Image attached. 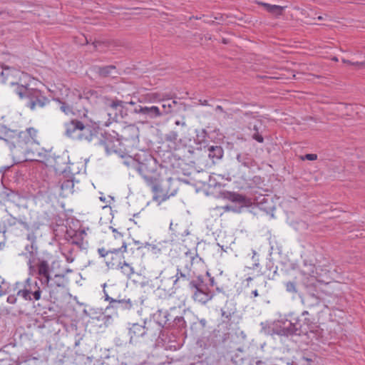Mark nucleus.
I'll return each instance as SVG.
<instances>
[{"instance_id": "38", "label": "nucleus", "mask_w": 365, "mask_h": 365, "mask_svg": "<svg viewBox=\"0 0 365 365\" xmlns=\"http://www.w3.org/2000/svg\"><path fill=\"white\" fill-rule=\"evenodd\" d=\"M116 69L115 66H106L98 69V74L103 78L112 76L113 71Z\"/></svg>"}, {"instance_id": "37", "label": "nucleus", "mask_w": 365, "mask_h": 365, "mask_svg": "<svg viewBox=\"0 0 365 365\" xmlns=\"http://www.w3.org/2000/svg\"><path fill=\"white\" fill-rule=\"evenodd\" d=\"M245 359L246 355L241 348H238L235 354L232 356V361L236 365L241 364Z\"/></svg>"}, {"instance_id": "9", "label": "nucleus", "mask_w": 365, "mask_h": 365, "mask_svg": "<svg viewBox=\"0 0 365 365\" xmlns=\"http://www.w3.org/2000/svg\"><path fill=\"white\" fill-rule=\"evenodd\" d=\"M100 143L105 147L108 153H116L121 158H124L129 152V150H126L115 130H112L111 132L106 131L101 133Z\"/></svg>"}, {"instance_id": "31", "label": "nucleus", "mask_w": 365, "mask_h": 365, "mask_svg": "<svg viewBox=\"0 0 365 365\" xmlns=\"http://www.w3.org/2000/svg\"><path fill=\"white\" fill-rule=\"evenodd\" d=\"M26 287L27 290L29 291L30 296L33 298V299L38 301L41 297V290L40 287L38 285V283L36 282L34 285L29 284Z\"/></svg>"}, {"instance_id": "43", "label": "nucleus", "mask_w": 365, "mask_h": 365, "mask_svg": "<svg viewBox=\"0 0 365 365\" xmlns=\"http://www.w3.org/2000/svg\"><path fill=\"white\" fill-rule=\"evenodd\" d=\"M286 290L288 292L296 294L297 293V283L294 282H287L285 284Z\"/></svg>"}, {"instance_id": "6", "label": "nucleus", "mask_w": 365, "mask_h": 365, "mask_svg": "<svg viewBox=\"0 0 365 365\" xmlns=\"http://www.w3.org/2000/svg\"><path fill=\"white\" fill-rule=\"evenodd\" d=\"M69 280L63 274H56L45 285L48 289L49 297L53 303L64 299L68 294Z\"/></svg>"}, {"instance_id": "17", "label": "nucleus", "mask_w": 365, "mask_h": 365, "mask_svg": "<svg viewBox=\"0 0 365 365\" xmlns=\"http://www.w3.org/2000/svg\"><path fill=\"white\" fill-rule=\"evenodd\" d=\"M37 130L34 128H29L20 132L18 142L21 145H31L37 143Z\"/></svg>"}, {"instance_id": "30", "label": "nucleus", "mask_w": 365, "mask_h": 365, "mask_svg": "<svg viewBox=\"0 0 365 365\" xmlns=\"http://www.w3.org/2000/svg\"><path fill=\"white\" fill-rule=\"evenodd\" d=\"M262 122L260 120H255L254 123H250V125H252V130L255 133L252 134V138L259 143L264 142V138L259 133V129L262 127Z\"/></svg>"}, {"instance_id": "44", "label": "nucleus", "mask_w": 365, "mask_h": 365, "mask_svg": "<svg viewBox=\"0 0 365 365\" xmlns=\"http://www.w3.org/2000/svg\"><path fill=\"white\" fill-rule=\"evenodd\" d=\"M174 324L178 329L185 328L186 322L182 317H177L174 319Z\"/></svg>"}, {"instance_id": "2", "label": "nucleus", "mask_w": 365, "mask_h": 365, "mask_svg": "<svg viewBox=\"0 0 365 365\" xmlns=\"http://www.w3.org/2000/svg\"><path fill=\"white\" fill-rule=\"evenodd\" d=\"M304 302L309 306V310L302 313L303 324L307 329V334L316 332L319 327L322 313L327 307L321 302L320 298L314 294L307 296Z\"/></svg>"}, {"instance_id": "58", "label": "nucleus", "mask_w": 365, "mask_h": 365, "mask_svg": "<svg viewBox=\"0 0 365 365\" xmlns=\"http://www.w3.org/2000/svg\"><path fill=\"white\" fill-rule=\"evenodd\" d=\"M80 344V340H78L76 343H75V346H78Z\"/></svg>"}, {"instance_id": "52", "label": "nucleus", "mask_w": 365, "mask_h": 365, "mask_svg": "<svg viewBox=\"0 0 365 365\" xmlns=\"http://www.w3.org/2000/svg\"><path fill=\"white\" fill-rule=\"evenodd\" d=\"M216 111H219L220 113H225L223 108L221 106H217L215 108Z\"/></svg>"}, {"instance_id": "34", "label": "nucleus", "mask_w": 365, "mask_h": 365, "mask_svg": "<svg viewBox=\"0 0 365 365\" xmlns=\"http://www.w3.org/2000/svg\"><path fill=\"white\" fill-rule=\"evenodd\" d=\"M262 5L265 8V9L276 16H280L282 14V11L284 9V6H278V5H272L267 3H262Z\"/></svg>"}, {"instance_id": "51", "label": "nucleus", "mask_w": 365, "mask_h": 365, "mask_svg": "<svg viewBox=\"0 0 365 365\" xmlns=\"http://www.w3.org/2000/svg\"><path fill=\"white\" fill-rule=\"evenodd\" d=\"M199 103L202 106H209L208 101L207 100H199Z\"/></svg>"}, {"instance_id": "60", "label": "nucleus", "mask_w": 365, "mask_h": 365, "mask_svg": "<svg viewBox=\"0 0 365 365\" xmlns=\"http://www.w3.org/2000/svg\"><path fill=\"white\" fill-rule=\"evenodd\" d=\"M332 60L334 61H337L338 58L336 57H334V58H332Z\"/></svg>"}, {"instance_id": "54", "label": "nucleus", "mask_w": 365, "mask_h": 365, "mask_svg": "<svg viewBox=\"0 0 365 365\" xmlns=\"http://www.w3.org/2000/svg\"><path fill=\"white\" fill-rule=\"evenodd\" d=\"M342 62L344 63L352 65V62L351 61H349V60H346V59L343 58L342 59Z\"/></svg>"}, {"instance_id": "56", "label": "nucleus", "mask_w": 365, "mask_h": 365, "mask_svg": "<svg viewBox=\"0 0 365 365\" xmlns=\"http://www.w3.org/2000/svg\"><path fill=\"white\" fill-rule=\"evenodd\" d=\"M33 238H34L33 235H31L30 234L28 235V240H33Z\"/></svg>"}, {"instance_id": "49", "label": "nucleus", "mask_w": 365, "mask_h": 365, "mask_svg": "<svg viewBox=\"0 0 365 365\" xmlns=\"http://www.w3.org/2000/svg\"><path fill=\"white\" fill-rule=\"evenodd\" d=\"M250 294L251 297L253 296L254 297H257L259 295L257 289H254L251 290V292Z\"/></svg>"}, {"instance_id": "12", "label": "nucleus", "mask_w": 365, "mask_h": 365, "mask_svg": "<svg viewBox=\"0 0 365 365\" xmlns=\"http://www.w3.org/2000/svg\"><path fill=\"white\" fill-rule=\"evenodd\" d=\"M43 162L47 167L53 168L56 173H64L67 169L69 157L66 153L57 155L48 154L45 160H38Z\"/></svg>"}, {"instance_id": "39", "label": "nucleus", "mask_w": 365, "mask_h": 365, "mask_svg": "<svg viewBox=\"0 0 365 365\" xmlns=\"http://www.w3.org/2000/svg\"><path fill=\"white\" fill-rule=\"evenodd\" d=\"M16 295L21 297L25 300L32 301L33 298L30 296V292L27 290V287L26 286L24 289H18L16 290Z\"/></svg>"}, {"instance_id": "15", "label": "nucleus", "mask_w": 365, "mask_h": 365, "mask_svg": "<svg viewBox=\"0 0 365 365\" xmlns=\"http://www.w3.org/2000/svg\"><path fill=\"white\" fill-rule=\"evenodd\" d=\"M231 324L227 321H222L212 331V339L215 346L227 341L230 337Z\"/></svg>"}, {"instance_id": "27", "label": "nucleus", "mask_w": 365, "mask_h": 365, "mask_svg": "<svg viewBox=\"0 0 365 365\" xmlns=\"http://www.w3.org/2000/svg\"><path fill=\"white\" fill-rule=\"evenodd\" d=\"M302 273L305 276H310L318 282L323 281L317 272V269L314 264L305 265V269H302Z\"/></svg>"}, {"instance_id": "24", "label": "nucleus", "mask_w": 365, "mask_h": 365, "mask_svg": "<svg viewBox=\"0 0 365 365\" xmlns=\"http://www.w3.org/2000/svg\"><path fill=\"white\" fill-rule=\"evenodd\" d=\"M256 203L261 210H264L266 212L272 210V202L269 197L261 195L256 199Z\"/></svg>"}, {"instance_id": "1", "label": "nucleus", "mask_w": 365, "mask_h": 365, "mask_svg": "<svg viewBox=\"0 0 365 365\" xmlns=\"http://www.w3.org/2000/svg\"><path fill=\"white\" fill-rule=\"evenodd\" d=\"M182 185L183 182L179 178L171 177L164 178L162 175L149 185L153 193V200L158 204L175 195Z\"/></svg>"}, {"instance_id": "3", "label": "nucleus", "mask_w": 365, "mask_h": 365, "mask_svg": "<svg viewBox=\"0 0 365 365\" xmlns=\"http://www.w3.org/2000/svg\"><path fill=\"white\" fill-rule=\"evenodd\" d=\"M178 132L171 130L165 135V142L167 143L168 150L165 152L168 158L171 155L179 160L187 163H195V158L193 156L194 150L192 147L186 145H181L182 140L178 138Z\"/></svg>"}, {"instance_id": "29", "label": "nucleus", "mask_w": 365, "mask_h": 365, "mask_svg": "<svg viewBox=\"0 0 365 365\" xmlns=\"http://www.w3.org/2000/svg\"><path fill=\"white\" fill-rule=\"evenodd\" d=\"M226 197L233 202H237L242 205H246L248 202V200L245 196L234 192H228Z\"/></svg>"}, {"instance_id": "13", "label": "nucleus", "mask_w": 365, "mask_h": 365, "mask_svg": "<svg viewBox=\"0 0 365 365\" xmlns=\"http://www.w3.org/2000/svg\"><path fill=\"white\" fill-rule=\"evenodd\" d=\"M60 103V109L66 115L76 114L78 113L80 115L86 117L87 110L84 108L81 109L78 106V101L75 96L72 95V91L70 94L67 95L66 99L64 101H58Z\"/></svg>"}, {"instance_id": "62", "label": "nucleus", "mask_w": 365, "mask_h": 365, "mask_svg": "<svg viewBox=\"0 0 365 365\" xmlns=\"http://www.w3.org/2000/svg\"><path fill=\"white\" fill-rule=\"evenodd\" d=\"M100 199H101V200H103V201H104V200H105V199H104V198H103V197H100Z\"/></svg>"}, {"instance_id": "41", "label": "nucleus", "mask_w": 365, "mask_h": 365, "mask_svg": "<svg viewBox=\"0 0 365 365\" xmlns=\"http://www.w3.org/2000/svg\"><path fill=\"white\" fill-rule=\"evenodd\" d=\"M176 104L177 101H175L164 103L162 106L163 108L164 109L163 112L166 114L171 113L173 110V106H175Z\"/></svg>"}, {"instance_id": "40", "label": "nucleus", "mask_w": 365, "mask_h": 365, "mask_svg": "<svg viewBox=\"0 0 365 365\" xmlns=\"http://www.w3.org/2000/svg\"><path fill=\"white\" fill-rule=\"evenodd\" d=\"M237 161L242 165L243 167L246 168H250L252 165V163L248 159H246L244 156H242L241 154H238L237 155Z\"/></svg>"}, {"instance_id": "63", "label": "nucleus", "mask_w": 365, "mask_h": 365, "mask_svg": "<svg viewBox=\"0 0 365 365\" xmlns=\"http://www.w3.org/2000/svg\"><path fill=\"white\" fill-rule=\"evenodd\" d=\"M107 207H108L107 205L103 206V208H107Z\"/></svg>"}, {"instance_id": "4", "label": "nucleus", "mask_w": 365, "mask_h": 365, "mask_svg": "<svg viewBox=\"0 0 365 365\" xmlns=\"http://www.w3.org/2000/svg\"><path fill=\"white\" fill-rule=\"evenodd\" d=\"M200 262V259L197 255L191 252H187L180 259V265L178 266L177 273L175 276V279L172 281L173 287L177 290L183 287L185 284L191 281L192 277V267L195 263Z\"/></svg>"}, {"instance_id": "45", "label": "nucleus", "mask_w": 365, "mask_h": 365, "mask_svg": "<svg viewBox=\"0 0 365 365\" xmlns=\"http://www.w3.org/2000/svg\"><path fill=\"white\" fill-rule=\"evenodd\" d=\"M221 311H222V317L223 318L222 321H227L228 324L232 325V323L230 322V321H231L232 315L233 314L234 312H232L230 311H226L224 309H222Z\"/></svg>"}, {"instance_id": "53", "label": "nucleus", "mask_w": 365, "mask_h": 365, "mask_svg": "<svg viewBox=\"0 0 365 365\" xmlns=\"http://www.w3.org/2000/svg\"><path fill=\"white\" fill-rule=\"evenodd\" d=\"M175 123L177 125H182V126H185V122H182L180 120H176Z\"/></svg>"}, {"instance_id": "32", "label": "nucleus", "mask_w": 365, "mask_h": 365, "mask_svg": "<svg viewBox=\"0 0 365 365\" xmlns=\"http://www.w3.org/2000/svg\"><path fill=\"white\" fill-rule=\"evenodd\" d=\"M26 287L27 290L29 291L30 296L33 298V299L38 301L41 297V290L40 287L38 285V283L36 282L34 285L29 284Z\"/></svg>"}, {"instance_id": "28", "label": "nucleus", "mask_w": 365, "mask_h": 365, "mask_svg": "<svg viewBox=\"0 0 365 365\" xmlns=\"http://www.w3.org/2000/svg\"><path fill=\"white\" fill-rule=\"evenodd\" d=\"M135 106L136 103L133 101L125 102L120 100H113L110 103L109 106L116 110L122 111L124 108H128L127 106Z\"/></svg>"}, {"instance_id": "50", "label": "nucleus", "mask_w": 365, "mask_h": 365, "mask_svg": "<svg viewBox=\"0 0 365 365\" xmlns=\"http://www.w3.org/2000/svg\"><path fill=\"white\" fill-rule=\"evenodd\" d=\"M302 359L304 361H307L309 365H312V362H313V360L312 359L305 356H303Z\"/></svg>"}, {"instance_id": "10", "label": "nucleus", "mask_w": 365, "mask_h": 365, "mask_svg": "<svg viewBox=\"0 0 365 365\" xmlns=\"http://www.w3.org/2000/svg\"><path fill=\"white\" fill-rule=\"evenodd\" d=\"M66 134L69 137H77L81 140H91L96 131L92 129L89 125H84L83 122L78 120H71L66 125Z\"/></svg>"}, {"instance_id": "64", "label": "nucleus", "mask_w": 365, "mask_h": 365, "mask_svg": "<svg viewBox=\"0 0 365 365\" xmlns=\"http://www.w3.org/2000/svg\"><path fill=\"white\" fill-rule=\"evenodd\" d=\"M30 281V279H27L26 282L29 283Z\"/></svg>"}, {"instance_id": "20", "label": "nucleus", "mask_w": 365, "mask_h": 365, "mask_svg": "<svg viewBox=\"0 0 365 365\" xmlns=\"http://www.w3.org/2000/svg\"><path fill=\"white\" fill-rule=\"evenodd\" d=\"M72 95L76 97L78 102H80L83 99L89 101L91 99L97 98L98 93L95 90L86 88L83 90V93H81L78 89H74L72 91Z\"/></svg>"}, {"instance_id": "57", "label": "nucleus", "mask_w": 365, "mask_h": 365, "mask_svg": "<svg viewBox=\"0 0 365 365\" xmlns=\"http://www.w3.org/2000/svg\"><path fill=\"white\" fill-rule=\"evenodd\" d=\"M163 279H161V282H163V280H166V279H168V277H166L165 276H163Z\"/></svg>"}, {"instance_id": "42", "label": "nucleus", "mask_w": 365, "mask_h": 365, "mask_svg": "<svg viewBox=\"0 0 365 365\" xmlns=\"http://www.w3.org/2000/svg\"><path fill=\"white\" fill-rule=\"evenodd\" d=\"M254 280V279L252 277H247L246 279H245V287L246 289V292L247 293H250L251 292V290L254 289H257V287L255 284H252V281Z\"/></svg>"}, {"instance_id": "47", "label": "nucleus", "mask_w": 365, "mask_h": 365, "mask_svg": "<svg viewBox=\"0 0 365 365\" xmlns=\"http://www.w3.org/2000/svg\"><path fill=\"white\" fill-rule=\"evenodd\" d=\"M302 160H315L317 159V154H306L304 156L301 157Z\"/></svg>"}, {"instance_id": "21", "label": "nucleus", "mask_w": 365, "mask_h": 365, "mask_svg": "<svg viewBox=\"0 0 365 365\" xmlns=\"http://www.w3.org/2000/svg\"><path fill=\"white\" fill-rule=\"evenodd\" d=\"M38 274L41 277L40 279L42 284L48 283L51 278L50 276V267L48 263L46 260H41L37 264Z\"/></svg>"}, {"instance_id": "36", "label": "nucleus", "mask_w": 365, "mask_h": 365, "mask_svg": "<svg viewBox=\"0 0 365 365\" xmlns=\"http://www.w3.org/2000/svg\"><path fill=\"white\" fill-rule=\"evenodd\" d=\"M120 268L121 273L126 277L130 278L131 275L134 274V268L133 266L124 262L123 264L118 267Z\"/></svg>"}, {"instance_id": "11", "label": "nucleus", "mask_w": 365, "mask_h": 365, "mask_svg": "<svg viewBox=\"0 0 365 365\" xmlns=\"http://www.w3.org/2000/svg\"><path fill=\"white\" fill-rule=\"evenodd\" d=\"M139 128L133 124L125 125L117 131L127 150L135 147L139 142Z\"/></svg>"}, {"instance_id": "22", "label": "nucleus", "mask_w": 365, "mask_h": 365, "mask_svg": "<svg viewBox=\"0 0 365 365\" xmlns=\"http://www.w3.org/2000/svg\"><path fill=\"white\" fill-rule=\"evenodd\" d=\"M144 324H145V322H144ZM148 331V328L146 327L145 324H133L129 329L130 340L144 336L147 334Z\"/></svg>"}, {"instance_id": "19", "label": "nucleus", "mask_w": 365, "mask_h": 365, "mask_svg": "<svg viewBox=\"0 0 365 365\" xmlns=\"http://www.w3.org/2000/svg\"><path fill=\"white\" fill-rule=\"evenodd\" d=\"M134 112L136 113H141L148 116L150 118H155L163 115L160 108L155 106L150 107L138 106L134 108Z\"/></svg>"}, {"instance_id": "59", "label": "nucleus", "mask_w": 365, "mask_h": 365, "mask_svg": "<svg viewBox=\"0 0 365 365\" xmlns=\"http://www.w3.org/2000/svg\"><path fill=\"white\" fill-rule=\"evenodd\" d=\"M323 19H324V18H323V16H319L317 17V19H318V20H322Z\"/></svg>"}, {"instance_id": "7", "label": "nucleus", "mask_w": 365, "mask_h": 365, "mask_svg": "<svg viewBox=\"0 0 365 365\" xmlns=\"http://www.w3.org/2000/svg\"><path fill=\"white\" fill-rule=\"evenodd\" d=\"M17 95L26 100V105L31 110L44 107L49 103V100L43 95L42 92L36 88L26 86H19Z\"/></svg>"}, {"instance_id": "14", "label": "nucleus", "mask_w": 365, "mask_h": 365, "mask_svg": "<svg viewBox=\"0 0 365 365\" xmlns=\"http://www.w3.org/2000/svg\"><path fill=\"white\" fill-rule=\"evenodd\" d=\"M113 236L109 237L108 240V247L117 257L118 253H123L127 251V245L123 240V235L113 229Z\"/></svg>"}, {"instance_id": "33", "label": "nucleus", "mask_w": 365, "mask_h": 365, "mask_svg": "<svg viewBox=\"0 0 365 365\" xmlns=\"http://www.w3.org/2000/svg\"><path fill=\"white\" fill-rule=\"evenodd\" d=\"M120 255L118 254L117 257L115 255H110V257L106 259V263L109 269L117 268L120 265Z\"/></svg>"}, {"instance_id": "61", "label": "nucleus", "mask_w": 365, "mask_h": 365, "mask_svg": "<svg viewBox=\"0 0 365 365\" xmlns=\"http://www.w3.org/2000/svg\"><path fill=\"white\" fill-rule=\"evenodd\" d=\"M161 148H162V147H160V148H159V150H158V153L159 154H160V152H161V150H160Z\"/></svg>"}, {"instance_id": "48", "label": "nucleus", "mask_w": 365, "mask_h": 365, "mask_svg": "<svg viewBox=\"0 0 365 365\" xmlns=\"http://www.w3.org/2000/svg\"><path fill=\"white\" fill-rule=\"evenodd\" d=\"M17 296L16 293L10 294L7 297V302L12 304H15L17 301Z\"/></svg>"}, {"instance_id": "16", "label": "nucleus", "mask_w": 365, "mask_h": 365, "mask_svg": "<svg viewBox=\"0 0 365 365\" xmlns=\"http://www.w3.org/2000/svg\"><path fill=\"white\" fill-rule=\"evenodd\" d=\"M2 81L4 83L11 85L14 87V91L17 94V89L19 86H26L21 83L20 76L24 75L18 71L11 70L9 68L4 69L1 73Z\"/></svg>"}, {"instance_id": "46", "label": "nucleus", "mask_w": 365, "mask_h": 365, "mask_svg": "<svg viewBox=\"0 0 365 365\" xmlns=\"http://www.w3.org/2000/svg\"><path fill=\"white\" fill-rule=\"evenodd\" d=\"M98 252L99 255L101 257H110V255H114V253L110 250V249L108 247V250H106L105 248H99L98 250Z\"/></svg>"}, {"instance_id": "25", "label": "nucleus", "mask_w": 365, "mask_h": 365, "mask_svg": "<svg viewBox=\"0 0 365 365\" xmlns=\"http://www.w3.org/2000/svg\"><path fill=\"white\" fill-rule=\"evenodd\" d=\"M106 300L110 302L112 307H118L119 306L123 309H130L132 307L130 300L128 299H115L106 295Z\"/></svg>"}, {"instance_id": "5", "label": "nucleus", "mask_w": 365, "mask_h": 365, "mask_svg": "<svg viewBox=\"0 0 365 365\" xmlns=\"http://www.w3.org/2000/svg\"><path fill=\"white\" fill-rule=\"evenodd\" d=\"M208 285L205 283L202 276H197L196 279H192L189 282V287L192 290V298L195 302L202 304L211 300L215 295V292L210 288L214 285V279H210Z\"/></svg>"}, {"instance_id": "23", "label": "nucleus", "mask_w": 365, "mask_h": 365, "mask_svg": "<svg viewBox=\"0 0 365 365\" xmlns=\"http://www.w3.org/2000/svg\"><path fill=\"white\" fill-rule=\"evenodd\" d=\"M207 156L212 160V163L220 160L223 157L224 151L220 145H211L207 149Z\"/></svg>"}, {"instance_id": "35", "label": "nucleus", "mask_w": 365, "mask_h": 365, "mask_svg": "<svg viewBox=\"0 0 365 365\" xmlns=\"http://www.w3.org/2000/svg\"><path fill=\"white\" fill-rule=\"evenodd\" d=\"M294 322H293L294 324V335H302L307 334V329L305 327L304 324L302 323L301 320L294 319Z\"/></svg>"}, {"instance_id": "55", "label": "nucleus", "mask_w": 365, "mask_h": 365, "mask_svg": "<svg viewBox=\"0 0 365 365\" xmlns=\"http://www.w3.org/2000/svg\"><path fill=\"white\" fill-rule=\"evenodd\" d=\"M100 44H101L100 41H94V42H93V45L94 46L95 48H97V46L98 45H100Z\"/></svg>"}, {"instance_id": "8", "label": "nucleus", "mask_w": 365, "mask_h": 365, "mask_svg": "<svg viewBox=\"0 0 365 365\" xmlns=\"http://www.w3.org/2000/svg\"><path fill=\"white\" fill-rule=\"evenodd\" d=\"M135 158L138 162L137 169L148 185L161 175L158 172V165L155 160L150 155H146L143 160L139 155H135Z\"/></svg>"}, {"instance_id": "26", "label": "nucleus", "mask_w": 365, "mask_h": 365, "mask_svg": "<svg viewBox=\"0 0 365 365\" xmlns=\"http://www.w3.org/2000/svg\"><path fill=\"white\" fill-rule=\"evenodd\" d=\"M293 326V321L285 320L282 323V325L279 326L278 334L284 336L294 335V331Z\"/></svg>"}, {"instance_id": "18", "label": "nucleus", "mask_w": 365, "mask_h": 365, "mask_svg": "<svg viewBox=\"0 0 365 365\" xmlns=\"http://www.w3.org/2000/svg\"><path fill=\"white\" fill-rule=\"evenodd\" d=\"M73 177H66L63 175L58 180V185L61 189L60 195L65 197L73 193L74 187Z\"/></svg>"}]
</instances>
